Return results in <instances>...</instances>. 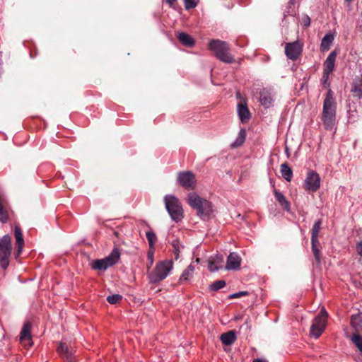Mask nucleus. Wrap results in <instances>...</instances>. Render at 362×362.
Listing matches in <instances>:
<instances>
[{
  "label": "nucleus",
  "instance_id": "nucleus-1",
  "mask_svg": "<svg viewBox=\"0 0 362 362\" xmlns=\"http://www.w3.org/2000/svg\"><path fill=\"white\" fill-rule=\"evenodd\" d=\"M337 103L331 89L327 91L323 102L322 121L326 130H332L336 123Z\"/></svg>",
  "mask_w": 362,
  "mask_h": 362
},
{
  "label": "nucleus",
  "instance_id": "nucleus-2",
  "mask_svg": "<svg viewBox=\"0 0 362 362\" xmlns=\"http://www.w3.org/2000/svg\"><path fill=\"white\" fill-rule=\"evenodd\" d=\"M187 203L197 211L198 216L203 220L209 218L213 211L212 204L197 193L192 192L188 194Z\"/></svg>",
  "mask_w": 362,
  "mask_h": 362
},
{
  "label": "nucleus",
  "instance_id": "nucleus-3",
  "mask_svg": "<svg viewBox=\"0 0 362 362\" xmlns=\"http://www.w3.org/2000/svg\"><path fill=\"white\" fill-rule=\"evenodd\" d=\"M209 49L220 61L227 64L233 62L234 58L229 52L230 48L227 42L219 40H213L209 42Z\"/></svg>",
  "mask_w": 362,
  "mask_h": 362
},
{
  "label": "nucleus",
  "instance_id": "nucleus-4",
  "mask_svg": "<svg viewBox=\"0 0 362 362\" xmlns=\"http://www.w3.org/2000/svg\"><path fill=\"white\" fill-rule=\"evenodd\" d=\"M165 209L171 219L176 223L180 221L183 217V209L180 200L172 194H167L164 197Z\"/></svg>",
  "mask_w": 362,
  "mask_h": 362
},
{
  "label": "nucleus",
  "instance_id": "nucleus-5",
  "mask_svg": "<svg viewBox=\"0 0 362 362\" xmlns=\"http://www.w3.org/2000/svg\"><path fill=\"white\" fill-rule=\"evenodd\" d=\"M173 263L171 260L162 261L158 263L153 271L148 274L149 281L152 284L164 280L173 269Z\"/></svg>",
  "mask_w": 362,
  "mask_h": 362
},
{
  "label": "nucleus",
  "instance_id": "nucleus-6",
  "mask_svg": "<svg viewBox=\"0 0 362 362\" xmlns=\"http://www.w3.org/2000/svg\"><path fill=\"white\" fill-rule=\"evenodd\" d=\"M120 255L119 250L117 247H115L106 257L94 261L93 268L95 270L105 271L109 267L117 263L120 259Z\"/></svg>",
  "mask_w": 362,
  "mask_h": 362
},
{
  "label": "nucleus",
  "instance_id": "nucleus-7",
  "mask_svg": "<svg viewBox=\"0 0 362 362\" xmlns=\"http://www.w3.org/2000/svg\"><path fill=\"white\" fill-rule=\"evenodd\" d=\"M11 248V237L8 235H4L0 240V264L4 269L8 267Z\"/></svg>",
  "mask_w": 362,
  "mask_h": 362
},
{
  "label": "nucleus",
  "instance_id": "nucleus-8",
  "mask_svg": "<svg viewBox=\"0 0 362 362\" xmlns=\"http://www.w3.org/2000/svg\"><path fill=\"white\" fill-rule=\"evenodd\" d=\"M327 313L325 309H322L320 313L314 318L310 327V335L317 339L324 332L326 324Z\"/></svg>",
  "mask_w": 362,
  "mask_h": 362
},
{
  "label": "nucleus",
  "instance_id": "nucleus-9",
  "mask_svg": "<svg viewBox=\"0 0 362 362\" xmlns=\"http://www.w3.org/2000/svg\"><path fill=\"white\" fill-rule=\"evenodd\" d=\"M303 45L299 40L286 43L285 54L291 60H296L302 53Z\"/></svg>",
  "mask_w": 362,
  "mask_h": 362
},
{
  "label": "nucleus",
  "instance_id": "nucleus-10",
  "mask_svg": "<svg viewBox=\"0 0 362 362\" xmlns=\"http://www.w3.org/2000/svg\"><path fill=\"white\" fill-rule=\"evenodd\" d=\"M177 180L180 185L187 189H192L195 187V176L191 171L178 173Z\"/></svg>",
  "mask_w": 362,
  "mask_h": 362
},
{
  "label": "nucleus",
  "instance_id": "nucleus-11",
  "mask_svg": "<svg viewBox=\"0 0 362 362\" xmlns=\"http://www.w3.org/2000/svg\"><path fill=\"white\" fill-rule=\"evenodd\" d=\"M305 189L310 192H316L320 187V178L319 175L313 171L309 170L305 180Z\"/></svg>",
  "mask_w": 362,
  "mask_h": 362
},
{
  "label": "nucleus",
  "instance_id": "nucleus-12",
  "mask_svg": "<svg viewBox=\"0 0 362 362\" xmlns=\"http://www.w3.org/2000/svg\"><path fill=\"white\" fill-rule=\"evenodd\" d=\"M274 94L273 90L263 88L259 93V102L264 108H269L273 105Z\"/></svg>",
  "mask_w": 362,
  "mask_h": 362
},
{
  "label": "nucleus",
  "instance_id": "nucleus-13",
  "mask_svg": "<svg viewBox=\"0 0 362 362\" xmlns=\"http://www.w3.org/2000/svg\"><path fill=\"white\" fill-rule=\"evenodd\" d=\"M241 257L236 252H230L227 257V262L225 269L226 270H237L240 268L241 264Z\"/></svg>",
  "mask_w": 362,
  "mask_h": 362
},
{
  "label": "nucleus",
  "instance_id": "nucleus-14",
  "mask_svg": "<svg viewBox=\"0 0 362 362\" xmlns=\"http://www.w3.org/2000/svg\"><path fill=\"white\" fill-rule=\"evenodd\" d=\"M223 257L221 255H216L209 259L208 267L210 272H216L222 268Z\"/></svg>",
  "mask_w": 362,
  "mask_h": 362
},
{
  "label": "nucleus",
  "instance_id": "nucleus-15",
  "mask_svg": "<svg viewBox=\"0 0 362 362\" xmlns=\"http://www.w3.org/2000/svg\"><path fill=\"white\" fill-rule=\"evenodd\" d=\"M32 325L30 322H26L24 323L23 328L20 334V340L21 342L24 343L25 345L27 344V343L29 345L32 344L31 342V335H30V329H31Z\"/></svg>",
  "mask_w": 362,
  "mask_h": 362
},
{
  "label": "nucleus",
  "instance_id": "nucleus-16",
  "mask_svg": "<svg viewBox=\"0 0 362 362\" xmlns=\"http://www.w3.org/2000/svg\"><path fill=\"white\" fill-rule=\"evenodd\" d=\"M14 236L17 245L16 256H18L21 255L24 246L22 230L19 226H16L14 228Z\"/></svg>",
  "mask_w": 362,
  "mask_h": 362
},
{
  "label": "nucleus",
  "instance_id": "nucleus-17",
  "mask_svg": "<svg viewBox=\"0 0 362 362\" xmlns=\"http://www.w3.org/2000/svg\"><path fill=\"white\" fill-rule=\"evenodd\" d=\"M336 55V52L333 51L328 55L326 60L325 61L323 64V71L326 72V74H331L333 71L335 64Z\"/></svg>",
  "mask_w": 362,
  "mask_h": 362
},
{
  "label": "nucleus",
  "instance_id": "nucleus-18",
  "mask_svg": "<svg viewBox=\"0 0 362 362\" xmlns=\"http://www.w3.org/2000/svg\"><path fill=\"white\" fill-rule=\"evenodd\" d=\"M351 92L354 97L358 99L362 98V76L354 80Z\"/></svg>",
  "mask_w": 362,
  "mask_h": 362
},
{
  "label": "nucleus",
  "instance_id": "nucleus-19",
  "mask_svg": "<svg viewBox=\"0 0 362 362\" xmlns=\"http://www.w3.org/2000/svg\"><path fill=\"white\" fill-rule=\"evenodd\" d=\"M238 115L243 123H245L250 119V112L246 104L239 103L238 105Z\"/></svg>",
  "mask_w": 362,
  "mask_h": 362
},
{
  "label": "nucleus",
  "instance_id": "nucleus-20",
  "mask_svg": "<svg viewBox=\"0 0 362 362\" xmlns=\"http://www.w3.org/2000/svg\"><path fill=\"white\" fill-rule=\"evenodd\" d=\"M220 339L224 345H230L236 339L235 332L230 330L221 335Z\"/></svg>",
  "mask_w": 362,
  "mask_h": 362
},
{
  "label": "nucleus",
  "instance_id": "nucleus-21",
  "mask_svg": "<svg viewBox=\"0 0 362 362\" xmlns=\"http://www.w3.org/2000/svg\"><path fill=\"white\" fill-rule=\"evenodd\" d=\"M6 201L0 195V222L6 223L8 220V211L6 209Z\"/></svg>",
  "mask_w": 362,
  "mask_h": 362
},
{
  "label": "nucleus",
  "instance_id": "nucleus-22",
  "mask_svg": "<svg viewBox=\"0 0 362 362\" xmlns=\"http://www.w3.org/2000/svg\"><path fill=\"white\" fill-rule=\"evenodd\" d=\"M351 325L356 332L362 329V313L353 315L351 318Z\"/></svg>",
  "mask_w": 362,
  "mask_h": 362
},
{
  "label": "nucleus",
  "instance_id": "nucleus-23",
  "mask_svg": "<svg viewBox=\"0 0 362 362\" xmlns=\"http://www.w3.org/2000/svg\"><path fill=\"white\" fill-rule=\"evenodd\" d=\"M180 42L185 46L192 47L194 45V40L188 34L185 33H179L177 35Z\"/></svg>",
  "mask_w": 362,
  "mask_h": 362
},
{
  "label": "nucleus",
  "instance_id": "nucleus-24",
  "mask_svg": "<svg viewBox=\"0 0 362 362\" xmlns=\"http://www.w3.org/2000/svg\"><path fill=\"white\" fill-rule=\"evenodd\" d=\"M274 196H275L276 201L279 202V204L286 211H288L290 210V204L288 202V200L286 199L284 195L281 192L275 189L274 190Z\"/></svg>",
  "mask_w": 362,
  "mask_h": 362
},
{
  "label": "nucleus",
  "instance_id": "nucleus-25",
  "mask_svg": "<svg viewBox=\"0 0 362 362\" xmlns=\"http://www.w3.org/2000/svg\"><path fill=\"white\" fill-rule=\"evenodd\" d=\"M57 351L61 357L68 358V344L65 339L59 342Z\"/></svg>",
  "mask_w": 362,
  "mask_h": 362
},
{
  "label": "nucleus",
  "instance_id": "nucleus-26",
  "mask_svg": "<svg viewBox=\"0 0 362 362\" xmlns=\"http://www.w3.org/2000/svg\"><path fill=\"white\" fill-rule=\"evenodd\" d=\"M280 172L282 177L288 182H290L293 177V171L288 163H284L281 165Z\"/></svg>",
  "mask_w": 362,
  "mask_h": 362
},
{
  "label": "nucleus",
  "instance_id": "nucleus-27",
  "mask_svg": "<svg viewBox=\"0 0 362 362\" xmlns=\"http://www.w3.org/2000/svg\"><path fill=\"white\" fill-rule=\"evenodd\" d=\"M334 40V37L332 35H326L322 40L321 49L324 51H327L330 48V45Z\"/></svg>",
  "mask_w": 362,
  "mask_h": 362
},
{
  "label": "nucleus",
  "instance_id": "nucleus-28",
  "mask_svg": "<svg viewBox=\"0 0 362 362\" xmlns=\"http://www.w3.org/2000/svg\"><path fill=\"white\" fill-rule=\"evenodd\" d=\"M322 221H316L313 226L311 232V240H318V234L321 229Z\"/></svg>",
  "mask_w": 362,
  "mask_h": 362
},
{
  "label": "nucleus",
  "instance_id": "nucleus-29",
  "mask_svg": "<svg viewBox=\"0 0 362 362\" xmlns=\"http://www.w3.org/2000/svg\"><path fill=\"white\" fill-rule=\"evenodd\" d=\"M194 270V267L192 264L189 265L182 272L180 277V281H187L192 276Z\"/></svg>",
  "mask_w": 362,
  "mask_h": 362
},
{
  "label": "nucleus",
  "instance_id": "nucleus-30",
  "mask_svg": "<svg viewBox=\"0 0 362 362\" xmlns=\"http://www.w3.org/2000/svg\"><path fill=\"white\" fill-rule=\"evenodd\" d=\"M312 251L314 255L315 259L317 263L320 262V252L317 247L319 244L318 240H311Z\"/></svg>",
  "mask_w": 362,
  "mask_h": 362
},
{
  "label": "nucleus",
  "instance_id": "nucleus-31",
  "mask_svg": "<svg viewBox=\"0 0 362 362\" xmlns=\"http://www.w3.org/2000/svg\"><path fill=\"white\" fill-rule=\"evenodd\" d=\"M312 251L314 255L315 259L317 263L320 262V252L317 247L319 244L318 240H311Z\"/></svg>",
  "mask_w": 362,
  "mask_h": 362
},
{
  "label": "nucleus",
  "instance_id": "nucleus-32",
  "mask_svg": "<svg viewBox=\"0 0 362 362\" xmlns=\"http://www.w3.org/2000/svg\"><path fill=\"white\" fill-rule=\"evenodd\" d=\"M245 136H246L245 130L243 129H240V131L239 132V134H238V136L237 139L232 144V146L233 147H238V146H241L243 144V142L245 141Z\"/></svg>",
  "mask_w": 362,
  "mask_h": 362
},
{
  "label": "nucleus",
  "instance_id": "nucleus-33",
  "mask_svg": "<svg viewBox=\"0 0 362 362\" xmlns=\"http://www.w3.org/2000/svg\"><path fill=\"white\" fill-rule=\"evenodd\" d=\"M146 236L148 240L149 247L152 249L154 248L155 243L157 240L156 233L152 230H148L146 233Z\"/></svg>",
  "mask_w": 362,
  "mask_h": 362
},
{
  "label": "nucleus",
  "instance_id": "nucleus-34",
  "mask_svg": "<svg viewBox=\"0 0 362 362\" xmlns=\"http://www.w3.org/2000/svg\"><path fill=\"white\" fill-rule=\"evenodd\" d=\"M351 341L362 353V337L358 333H355L351 337Z\"/></svg>",
  "mask_w": 362,
  "mask_h": 362
},
{
  "label": "nucleus",
  "instance_id": "nucleus-35",
  "mask_svg": "<svg viewBox=\"0 0 362 362\" xmlns=\"http://www.w3.org/2000/svg\"><path fill=\"white\" fill-rule=\"evenodd\" d=\"M226 284L224 280L216 281L210 285V290L212 291H217L218 290L223 288Z\"/></svg>",
  "mask_w": 362,
  "mask_h": 362
},
{
  "label": "nucleus",
  "instance_id": "nucleus-36",
  "mask_svg": "<svg viewBox=\"0 0 362 362\" xmlns=\"http://www.w3.org/2000/svg\"><path fill=\"white\" fill-rule=\"evenodd\" d=\"M122 299V296L119 294H113L107 297V300L110 304H116L120 302Z\"/></svg>",
  "mask_w": 362,
  "mask_h": 362
},
{
  "label": "nucleus",
  "instance_id": "nucleus-37",
  "mask_svg": "<svg viewBox=\"0 0 362 362\" xmlns=\"http://www.w3.org/2000/svg\"><path fill=\"white\" fill-rule=\"evenodd\" d=\"M198 0H184L185 7L187 10L194 8L198 4Z\"/></svg>",
  "mask_w": 362,
  "mask_h": 362
},
{
  "label": "nucleus",
  "instance_id": "nucleus-38",
  "mask_svg": "<svg viewBox=\"0 0 362 362\" xmlns=\"http://www.w3.org/2000/svg\"><path fill=\"white\" fill-rule=\"evenodd\" d=\"M172 245L173 247V252L175 255V258L177 259L178 254L180 250V243L178 240H175L172 242Z\"/></svg>",
  "mask_w": 362,
  "mask_h": 362
},
{
  "label": "nucleus",
  "instance_id": "nucleus-39",
  "mask_svg": "<svg viewBox=\"0 0 362 362\" xmlns=\"http://www.w3.org/2000/svg\"><path fill=\"white\" fill-rule=\"evenodd\" d=\"M248 295V292L247 291H240V292H237V293H233L231 295L229 296V298L230 299H233V298H240V297H242V296H247Z\"/></svg>",
  "mask_w": 362,
  "mask_h": 362
},
{
  "label": "nucleus",
  "instance_id": "nucleus-40",
  "mask_svg": "<svg viewBox=\"0 0 362 362\" xmlns=\"http://www.w3.org/2000/svg\"><path fill=\"white\" fill-rule=\"evenodd\" d=\"M302 24L305 28H308L310 25V17L305 14L302 17Z\"/></svg>",
  "mask_w": 362,
  "mask_h": 362
},
{
  "label": "nucleus",
  "instance_id": "nucleus-41",
  "mask_svg": "<svg viewBox=\"0 0 362 362\" xmlns=\"http://www.w3.org/2000/svg\"><path fill=\"white\" fill-rule=\"evenodd\" d=\"M329 73H327L326 74V72H324L323 71V75H322V85L324 87H327V86H329V84L327 83V81L329 79Z\"/></svg>",
  "mask_w": 362,
  "mask_h": 362
},
{
  "label": "nucleus",
  "instance_id": "nucleus-42",
  "mask_svg": "<svg viewBox=\"0 0 362 362\" xmlns=\"http://www.w3.org/2000/svg\"><path fill=\"white\" fill-rule=\"evenodd\" d=\"M356 250L358 255L362 257V240L356 244Z\"/></svg>",
  "mask_w": 362,
  "mask_h": 362
},
{
  "label": "nucleus",
  "instance_id": "nucleus-43",
  "mask_svg": "<svg viewBox=\"0 0 362 362\" xmlns=\"http://www.w3.org/2000/svg\"><path fill=\"white\" fill-rule=\"evenodd\" d=\"M293 14V8H289V7H287V8L284 11V18L283 21H285L286 18L288 16H292Z\"/></svg>",
  "mask_w": 362,
  "mask_h": 362
},
{
  "label": "nucleus",
  "instance_id": "nucleus-44",
  "mask_svg": "<svg viewBox=\"0 0 362 362\" xmlns=\"http://www.w3.org/2000/svg\"><path fill=\"white\" fill-rule=\"evenodd\" d=\"M148 260L149 261L150 266H151L153 262V252L148 253Z\"/></svg>",
  "mask_w": 362,
  "mask_h": 362
},
{
  "label": "nucleus",
  "instance_id": "nucleus-45",
  "mask_svg": "<svg viewBox=\"0 0 362 362\" xmlns=\"http://www.w3.org/2000/svg\"><path fill=\"white\" fill-rule=\"evenodd\" d=\"M293 6H294V0H289L288 3V7H289V8H293L292 7H293Z\"/></svg>",
  "mask_w": 362,
  "mask_h": 362
},
{
  "label": "nucleus",
  "instance_id": "nucleus-46",
  "mask_svg": "<svg viewBox=\"0 0 362 362\" xmlns=\"http://www.w3.org/2000/svg\"><path fill=\"white\" fill-rule=\"evenodd\" d=\"M4 337V332L1 329H0V341L2 340Z\"/></svg>",
  "mask_w": 362,
  "mask_h": 362
},
{
  "label": "nucleus",
  "instance_id": "nucleus-47",
  "mask_svg": "<svg viewBox=\"0 0 362 362\" xmlns=\"http://www.w3.org/2000/svg\"><path fill=\"white\" fill-rule=\"evenodd\" d=\"M253 362H267V361L262 358L255 359Z\"/></svg>",
  "mask_w": 362,
  "mask_h": 362
},
{
  "label": "nucleus",
  "instance_id": "nucleus-48",
  "mask_svg": "<svg viewBox=\"0 0 362 362\" xmlns=\"http://www.w3.org/2000/svg\"><path fill=\"white\" fill-rule=\"evenodd\" d=\"M346 2L350 3L352 0H345Z\"/></svg>",
  "mask_w": 362,
  "mask_h": 362
},
{
  "label": "nucleus",
  "instance_id": "nucleus-49",
  "mask_svg": "<svg viewBox=\"0 0 362 362\" xmlns=\"http://www.w3.org/2000/svg\"><path fill=\"white\" fill-rule=\"evenodd\" d=\"M69 362H75V361H74L72 359L69 358Z\"/></svg>",
  "mask_w": 362,
  "mask_h": 362
}]
</instances>
